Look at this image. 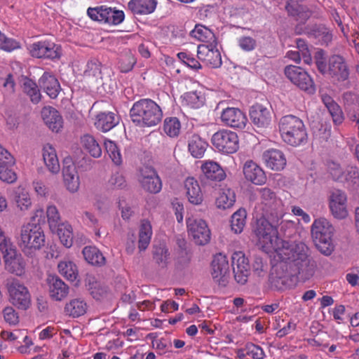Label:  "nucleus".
I'll return each instance as SVG.
<instances>
[{
	"label": "nucleus",
	"instance_id": "obj_1",
	"mask_svg": "<svg viewBox=\"0 0 359 359\" xmlns=\"http://www.w3.org/2000/svg\"><path fill=\"white\" fill-rule=\"evenodd\" d=\"M255 233L262 250L268 254L275 252L281 261L275 266V270H285L283 274L271 278L278 289H283L290 277L296 276L306 280L313 276L316 264L310 257L305 243H290L279 238L276 227L271 221L266 219L257 222Z\"/></svg>",
	"mask_w": 359,
	"mask_h": 359
},
{
	"label": "nucleus",
	"instance_id": "obj_2",
	"mask_svg": "<svg viewBox=\"0 0 359 359\" xmlns=\"http://www.w3.org/2000/svg\"><path fill=\"white\" fill-rule=\"evenodd\" d=\"M133 122L140 127H151L158 124L163 118L160 106L151 99L135 102L130 111Z\"/></svg>",
	"mask_w": 359,
	"mask_h": 359
},
{
	"label": "nucleus",
	"instance_id": "obj_3",
	"mask_svg": "<svg viewBox=\"0 0 359 359\" xmlns=\"http://www.w3.org/2000/svg\"><path fill=\"white\" fill-rule=\"evenodd\" d=\"M278 126L281 137L286 144L298 147L307 142L306 128L299 118L293 115L285 116L280 119Z\"/></svg>",
	"mask_w": 359,
	"mask_h": 359
},
{
	"label": "nucleus",
	"instance_id": "obj_4",
	"mask_svg": "<svg viewBox=\"0 0 359 359\" xmlns=\"http://www.w3.org/2000/svg\"><path fill=\"white\" fill-rule=\"evenodd\" d=\"M18 242L25 254L32 255L45 244V235L39 224L27 223L21 226Z\"/></svg>",
	"mask_w": 359,
	"mask_h": 359
},
{
	"label": "nucleus",
	"instance_id": "obj_5",
	"mask_svg": "<svg viewBox=\"0 0 359 359\" xmlns=\"http://www.w3.org/2000/svg\"><path fill=\"white\" fill-rule=\"evenodd\" d=\"M333 229L325 218L316 219L311 226V236L316 248L327 256L331 255L334 249L332 243Z\"/></svg>",
	"mask_w": 359,
	"mask_h": 359
},
{
	"label": "nucleus",
	"instance_id": "obj_6",
	"mask_svg": "<svg viewBox=\"0 0 359 359\" xmlns=\"http://www.w3.org/2000/svg\"><path fill=\"white\" fill-rule=\"evenodd\" d=\"M0 250L3 253L5 269L18 276L23 275L25 272L26 262L9 238L0 243Z\"/></svg>",
	"mask_w": 359,
	"mask_h": 359
},
{
	"label": "nucleus",
	"instance_id": "obj_7",
	"mask_svg": "<svg viewBox=\"0 0 359 359\" xmlns=\"http://www.w3.org/2000/svg\"><path fill=\"white\" fill-rule=\"evenodd\" d=\"M87 14L91 20L111 26L118 25L125 19L123 11L107 5L90 7L87 10Z\"/></svg>",
	"mask_w": 359,
	"mask_h": 359
},
{
	"label": "nucleus",
	"instance_id": "obj_8",
	"mask_svg": "<svg viewBox=\"0 0 359 359\" xmlns=\"http://www.w3.org/2000/svg\"><path fill=\"white\" fill-rule=\"evenodd\" d=\"M285 76L296 86L308 94L316 92V86L311 76L302 68L287 65L285 67Z\"/></svg>",
	"mask_w": 359,
	"mask_h": 359
},
{
	"label": "nucleus",
	"instance_id": "obj_9",
	"mask_svg": "<svg viewBox=\"0 0 359 359\" xmlns=\"http://www.w3.org/2000/svg\"><path fill=\"white\" fill-rule=\"evenodd\" d=\"M213 146L219 151L233 154L239 147L237 134L229 130H221L215 133L211 139Z\"/></svg>",
	"mask_w": 359,
	"mask_h": 359
},
{
	"label": "nucleus",
	"instance_id": "obj_10",
	"mask_svg": "<svg viewBox=\"0 0 359 359\" xmlns=\"http://www.w3.org/2000/svg\"><path fill=\"white\" fill-rule=\"evenodd\" d=\"M210 274L214 282L219 286L226 287L230 278L229 264L226 255L216 254L210 265Z\"/></svg>",
	"mask_w": 359,
	"mask_h": 359
},
{
	"label": "nucleus",
	"instance_id": "obj_11",
	"mask_svg": "<svg viewBox=\"0 0 359 359\" xmlns=\"http://www.w3.org/2000/svg\"><path fill=\"white\" fill-rule=\"evenodd\" d=\"M11 303L18 309L27 310L31 305V294L27 287L18 280L8 284Z\"/></svg>",
	"mask_w": 359,
	"mask_h": 359
},
{
	"label": "nucleus",
	"instance_id": "obj_12",
	"mask_svg": "<svg viewBox=\"0 0 359 359\" xmlns=\"http://www.w3.org/2000/svg\"><path fill=\"white\" fill-rule=\"evenodd\" d=\"M261 203L263 205L264 216L269 219L273 217L280 211V216L283 217L282 210L283 205L282 201L277 198L276 194L269 188L259 189Z\"/></svg>",
	"mask_w": 359,
	"mask_h": 359
},
{
	"label": "nucleus",
	"instance_id": "obj_13",
	"mask_svg": "<svg viewBox=\"0 0 359 359\" xmlns=\"http://www.w3.org/2000/svg\"><path fill=\"white\" fill-rule=\"evenodd\" d=\"M187 224L189 235L197 245H203L209 242L210 231L203 219L189 217Z\"/></svg>",
	"mask_w": 359,
	"mask_h": 359
},
{
	"label": "nucleus",
	"instance_id": "obj_14",
	"mask_svg": "<svg viewBox=\"0 0 359 359\" xmlns=\"http://www.w3.org/2000/svg\"><path fill=\"white\" fill-rule=\"evenodd\" d=\"M32 57L36 58L57 59L61 56L60 46L49 41H41L32 43L29 46Z\"/></svg>",
	"mask_w": 359,
	"mask_h": 359
},
{
	"label": "nucleus",
	"instance_id": "obj_15",
	"mask_svg": "<svg viewBox=\"0 0 359 359\" xmlns=\"http://www.w3.org/2000/svg\"><path fill=\"white\" fill-rule=\"evenodd\" d=\"M139 182L142 188L150 193H158L162 188V183L156 170L148 166L143 167L140 170Z\"/></svg>",
	"mask_w": 359,
	"mask_h": 359
},
{
	"label": "nucleus",
	"instance_id": "obj_16",
	"mask_svg": "<svg viewBox=\"0 0 359 359\" xmlns=\"http://www.w3.org/2000/svg\"><path fill=\"white\" fill-rule=\"evenodd\" d=\"M327 74L337 81H344L348 78L349 69L342 56L334 55L329 58Z\"/></svg>",
	"mask_w": 359,
	"mask_h": 359
},
{
	"label": "nucleus",
	"instance_id": "obj_17",
	"mask_svg": "<svg viewBox=\"0 0 359 359\" xmlns=\"http://www.w3.org/2000/svg\"><path fill=\"white\" fill-rule=\"evenodd\" d=\"M346 202L347 197L345 192L335 189L330 193L329 208L335 218L342 219L348 216Z\"/></svg>",
	"mask_w": 359,
	"mask_h": 359
},
{
	"label": "nucleus",
	"instance_id": "obj_18",
	"mask_svg": "<svg viewBox=\"0 0 359 359\" xmlns=\"http://www.w3.org/2000/svg\"><path fill=\"white\" fill-rule=\"evenodd\" d=\"M220 119L224 126L238 129H243L248 122L244 112L236 107H227L223 109Z\"/></svg>",
	"mask_w": 359,
	"mask_h": 359
},
{
	"label": "nucleus",
	"instance_id": "obj_19",
	"mask_svg": "<svg viewBox=\"0 0 359 359\" xmlns=\"http://www.w3.org/2000/svg\"><path fill=\"white\" fill-rule=\"evenodd\" d=\"M250 118L256 127L259 128H266L271 121V107L256 103L250 109Z\"/></svg>",
	"mask_w": 359,
	"mask_h": 359
},
{
	"label": "nucleus",
	"instance_id": "obj_20",
	"mask_svg": "<svg viewBox=\"0 0 359 359\" xmlns=\"http://www.w3.org/2000/svg\"><path fill=\"white\" fill-rule=\"evenodd\" d=\"M217 45H199L197 50L198 59L213 68L219 67L222 65L221 54Z\"/></svg>",
	"mask_w": 359,
	"mask_h": 359
},
{
	"label": "nucleus",
	"instance_id": "obj_21",
	"mask_svg": "<svg viewBox=\"0 0 359 359\" xmlns=\"http://www.w3.org/2000/svg\"><path fill=\"white\" fill-rule=\"evenodd\" d=\"M62 175L67 189L71 193L76 192L80 185L79 177L77 174L76 165L71 159H65Z\"/></svg>",
	"mask_w": 359,
	"mask_h": 359
},
{
	"label": "nucleus",
	"instance_id": "obj_22",
	"mask_svg": "<svg viewBox=\"0 0 359 359\" xmlns=\"http://www.w3.org/2000/svg\"><path fill=\"white\" fill-rule=\"evenodd\" d=\"M45 124L53 132L58 133L63 127V118L59 111L53 107H44L41 111Z\"/></svg>",
	"mask_w": 359,
	"mask_h": 359
},
{
	"label": "nucleus",
	"instance_id": "obj_23",
	"mask_svg": "<svg viewBox=\"0 0 359 359\" xmlns=\"http://www.w3.org/2000/svg\"><path fill=\"white\" fill-rule=\"evenodd\" d=\"M262 160L266 167L273 170H281L286 165V158L283 153L276 149H271L264 151Z\"/></svg>",
	"mask_w": 359,
	"mask_h": 359
},
{
	"label": "nucleus",
	"instance_id": "obj_24",
	"mask_svg": "<svg viewBox=\"0 0 359 359\" xmlns=\"http://www.w3.org/2000/svg\"><path fill=\"white\" fill-rule=\"evenodd\" d=\"M243 174L247 180L257 185H262L266 180L264 170L252 161H248L245 163Z\"/></svg>",
	"mask_w": 359,
	"mask_h": 359
},
{
	"label": "nucleus",
	"instance_id": "obj_25",
	"mask_svg": "<svg viewBox=\"0 0 359 359\" xmlns=\"http://www.w3.org/2000/svg\"><path fill=\"white\" fill-rule=\"evenodd\" d=\"M48 283L49 294L52 299L62 301L68 295L69 288L59 277H49Z\"/></svg>",
	"mask_w": 359,
	"mask_h": 359
},
{
	"label": "nucleus",
	"instance_id": "obj_26",
	"mask_svg": "<svg viewBox=\"0 0 359 359\" xmlns=\"http://www.w3.org/2000/svg\"><path fill=\"white\" fill-rule=\"evenodd\" d=\"M42 156L48 170L53 174H57L60 170V165L55 147L46 143L42 149Z\"/></svg>",
	"mask_w": 359,
	"mask_h": 359
},
{
	"label": "nucleus",
	"instance_id": "obj_27",
	"mask_svg": "<svg viewBox=\"0 0 359 359\" xmlns=\"http://www.w3.org/2000/svg\"><path fill=\"white\" fill-rule=\"evenodd\" d=\"M39 84L44 92L52 99L56 98L60 90V85L55 76L44 72L39 79Z\"/></svg>",
	"mask_w": 359,
	"mask_h": 359
},
{
	"label": "nucleus",
	"instance_id": "obj_28",
	"mask_svg": "<svg viewBox=\"0 0 359 359\" xmlns=\"http://www.w3.org/2000/svg\"><path fill=\"white\" fill-rule=\"evenodd\" d=\"M88 307L86 302L83 298H74L66 303L64 312L66 316L76 318L83 316Z\"/></svg>",
	"mask_w": 359,
	"mask_h": 359
},
{
	"label": "nucleus",
	"instance_id": "obj_29",
	"mask_svg": "<svg viewBox=\"0 0 359 359\" xmlns=\"http://www.w3.org/2000/svg\"><path fill=\"white\" fill-rule=\"evenodd\" d=\"M201 170L205 177L212 181H222L226 174L222 167L216 162L207 161L201 165Z\"/></svg>",
	"mask_w": 359,
	"mask_h": 359
},
{
	"label": "nucleus",
	"instance_id": "obj_30",
	"mask_svg": "<svg viewBox=\"0 0 359 359\" xmlns=\"http://www.w3.org/2000/svg\"><path fill=\"white\" fill-rule=\"evenodd\" d=\"M156 6V0H130L128 4V8L135 15L151 14Z\"/></svg>",
	"mask_w": 359,
	"mask_h": 359
},
{
	"label": "nucleus",
	"instance_id": "obj_31",
	"mask_svg": "<svg viewBox=\"0 0 359 359\" xmlns=\"http://www.w3.org/2000/svg\"><path fill=\"white\" fill-rule=\"evenodd\" d=\"M118 123V118L112 112H100L97 114L95 126L99 130L106 133L115 127Z\"/></svg>",
	"mask_w": 359,
	"mask_h": 359
},
{
	"label": "nucleus",
	"instance_id": "obj_32",
	"mask_svg": "<svg viewBox=\"0 0 359 359\" xmlns=\"http://www.w3.org/2000/svg\"><path fill=\"white\" fill-rule=\"evenodd\" d=\"M184 187L189 201L194 205H200L203 197L198 181L194 177H188L184 182Z\"/></svg>",
	"mask_w": 359,
	"mask_h": 359
},
{
	"label": "nucleus",
	"instance_id": "obj_33",
	"mask_svg": "<svg viewBox=\"0 0 359 359\" xmlns=\"http://www.w3.org/2000/svg\"><path fill=\"white\" fill-rule=\"evenodd\" d=\"M282 215L283 217H281L280 211L269 219L271 220L275 227L278 226L281 232L285 234L287 233L290 236L295 230L296 222L287 218L290 215L284 213L283 210H282Z\"/></svg>",
	"mask_w": 359,
	"mask_h": 359
},
{
	"label": "nucleus",
	"instance_id": "obj_34",
	"mask_svg": "<svg viewBox=\"0 0 359 359\" xmlns=\"http://www.w3.org/2000/svg\"><path fill=\"white\" fill-rule=\"evenodd\" d=\"M13 201L20 210H27L32 205V199L28 191L23 187H18L13 191Z\"/></svg>",
	"mask_w": 359,
	"mask_h": 359
},
{
	"label": "nucleus",
	"instance_id": "obj_35",
	"mask_svg": "<svg viewBox=\"0 0 359 359\" xmlns=\"http://www.w3.org/2000/svg\"><path fill=\"white\" fill-rule=\"evenodd\" d=\"M346 110L350 114L352 121L359 118V95L346 92L343 95Z\"/></svg>",
	"mask_w": 359,
	"mask_h": 359
},
{
	"label": "nucleus",
	"instance_id": "obj_36",
	"mask_svg": "<svg viewBox=\"0 0 359 359\" xmlns=\"http://www.w3.org/2000/svg\"><path fill=\"white\" fill-rule=\"evenodd\" d=\"M191 36L205 43L203 45L217 44L213 32L202 25H196L195 28L191 32Z\"/></svg>",
	"mask_w": 359,
	"mask_h": 359
},
{
	"label": "nucleus",
	"instance_id": "obj_37",
	"mask_svg": "<svg viewBox=\"0 0 359 359\" xmlns=\"http://www.w3.org/2000/svg\"><path fill=\"white\" fill-rule=\"evenodd\" d=\"M152 257L155 263L161 268H165L170 261L169 250L163 243L154 245Z\"/></svg>",
	"mask_w": 359,
	"mask_h": 359
},
{
	"label": "nucleus",
	"instance_id": "obj_38",
	"mask_svg": "<svg viewBox=\"0 0 359 359\" xmlns=\"http://www.w3.org/2000/svg\"><path fill=\"white\" fill-rule=\"evenodd\" d=\"M80 143L82 148L94 158H100L102 155V149L95 137L90 134H85L81 137Z\"/></svg>",
	"mask_w": 359,
	"mask_h": 359
},
{
	"label": "nucleus",
	"instance_id": "obj_39",
	"mask_svg": "<svg viewBox=\"0 0 359 359\" xmlns=\"http://www.w3.org/2000/svg\"><path fill=\"white\" fill-rule=\"evenodd\" d=\"M236 201L235 192L230 188L224 187L221 189L216 198L215 204L217 208L226 210L231 208Z\"/></svg>",
	"mask_w": 359,
	"mask_h": 359
},
{
	"label": "nucleus",
	"instance_id": "obj_40",
	"mask_svg": "<svg viewBox=\"0 0 359 359\" xmlns=\"http://www.w3.org/2000/svg\"><path fill=\"white\" fill-rule=\"evenodd\" d=\"M208 146V143L198 135H193L189 141V151L195 158H201Z\"/></svg>",
	"mask_w": 359,
	"mask_h": 359
},
{
	"label": "nucleus",
	"instance_id": "obj_41",
	"mask_svg": "<svg viewBox=\"0 0 359 359\" xmlns=\"http://www.w3.org/2000/svg\"><path fill=\"white\" fill-rule=\"evenodd\" d=\"M286 9L290 15L297 18L300 22L306 21L311 15V12L304 5L291 1L286 6Z\"/></svg>",
	"mask_w": 359,
	"mask_h": 359
},
{
	"label": "nucleus",
	"instance_id": "obj_42",
	"mask_svg": "<svg viewBox=\"0 0 359 359\" xmlns=\"http://www.w3.org/2000/svg\"><path fill=\"white\" fill-rule=\"evenodd\" d=\"M82 253L86 261L92 265L102 266L105 264V257L96 247L86 246Z\"/></svg>",
	"mask_w": 359,
	"mask_h": 359
},
{
	"label": "nucleus",
	"instance_id": "obj_43",
	"mask_svg": "<svg viewBox=\"0 0 359 359\" xmlns=\"http://www.w3.org/2000/svg\"><path fill=\"white\" fill-rule=\"evenodd\" d=\"M152 236V228L147 220L142 222L139 231L138 248L140 251L145 250L150 243Z\"/></svg>",
	"mask_w": 359,
	"mask_h": 359
},
{
	"label": "nucleus",
	"instance_id": "obj_44",
	"mask_svg": "<svg viewBox=\"0 0 359 359\" xmlns=\"http://www.w3.org/2000/svg\"><path fill=\"white\" fill-rule=\"evenodd\" d=\"M57 233L61 243L66 248H70L73 244V229L67 222L60 223L56 227Z\"/></svg>",
	"mask_w": 359,
	"mask_h": 359
},
{
	"label": "nucleus",
	"instance_id": "obj_45",
	"mask_svg": "<svg viewBox=\"0 0 359 359\" xmlns=\"http://www.w3.org/2000/svg\"><path fill=\"white\" fill-rule=\"evenodd\" d=\"M183 102L191 108L198 109L203 106L205 101L204 93L201 90H193L184 93Z\"/></svg>",
	"mask_w": 359,
	"mask_h": 359
},
{
	"label": "nucleus",
	"instance_id": "obj_46",
	"mask_svg": "<svg viewBox=\"0 0 359 359\" xmlns=\"http://www.w3.org/2000/svg\"><path fill=\"white\" fill-rule=\"evenodd\" d=\"M22 90L30 99L33 104H38L41 99V94L37 84L28 78H25L22 83Z\"/></svg>",
	"mask_w": 359,
	"mask_h": 359
},
{
	"label": "nucleus",
	"instance_id": "obj_47",
	"mask_svg": "<svg viewBox=\"0 0 359 359\" xmlns=\"http://www.w3.org/2000/svg\"><path fill=\"white\" fill-rule=\"evenodd\" d=\"M59 273L67 280L74 281L78 276V269L76 264L69 260H62L57 265Z\"/></svg>",
	"mask_w": 359,
	"mask_h": 359
},
{
	"label": "nucleus",
	"instance_id": "obj_48",
	"mask_svg": "<svg viewBox=\"0 0 359 359\" xmlns=\"http://www.w3.org/2000/svg\"><path fill=\"white\" fill-rule=\"evenodd\" d=\"M86 286L94 299H100L106 292L107 289L95 277L88 276L86 280Z\"/></svg>",
	"mask_w": 359,
	"mask_h": 359
},
{
	"label": "nucleus",
	"instance_id": "obj_49",
	"mask_svg": "<svg viewBox=\"0 0 359 359\" xmlns=\"http://www.w3.org/2000/svg\"><path fill=\"white\" fill-rule=\"evenodd\" d=\"M246 212L243 209H239L231 216V226L236 233L243 231L245 225Z\"/></svg>",
	"mask_w": 359,
	"mask_h": 359
},
{
	"label": "nucleus",
	"instance_id": "obj_50",
	"mask_svg": "<svg viewBox=\"0 0 359 359\" xmlns=\"http://www.w3.org/2000/svg\"><path fill=\"white\" fill-rule=\"evenodd\" d=\"M181 123L176 117L166 118L164 121L163 130L166 135L171 137H177L180 134Z\"/></svg>",
	"mask_w": 359,
	"mask_h": 359
},
{
	"label": "nucleus",
	"instance_id": "obj_51",
	"mask_svg": "<svg viewBox=\"0 0 359 359\" xmlns=\"http://www.w3.org/2000/svg\"><path fill=\"white\" fill-rule=\"evenodd\" d=\"M13 163H8L6 161V159L0 160V180L8 182L13 183L16 179V174L12 170L11 166Z\"/></svg>",
	"mask_w": 359,
	"mask_h": 359
},
{
	"label": "nucleus",
	"instance_id": "obj_52",
	"mask_svg": "<svg viewBox=\"0 0 359 359\" xmlns=\"http://www.w3.org/2000/svg\"><path fill=\"white\" fill-rule=\"evenodd\" d=\"M249 356L253 359H263L264 352L263 349L252 343H248L245 348L241 351L240 357Z\"/></svg>",
	"mask_w": 359,
	"mask_h": 359
},
{
	"label": "nucleus",
	"instance_id": "obj_53",
	"mask_svg": "<svg viewBox=\"0 0 359 359\" xmlns=\"http://www.w3.org/2000/svg\"><path fill=\"white\" fill-rule=\"evenodd\" d=\"M104 147L114 164L117 165H121L122 163V156L116 143L111 140H106L104 141Z\"/></svg>",
	"mask_w": 359,
	"mask_h": 359
},
{
	"label": "nucleus",
	"instance_id": "obj_54",
	"mask_svg": "<svg viewBox=\"0 0 359 359\" xmlns=\"http://www.w3.org/2000/svg\"><path fill=\"white\" fill-rule=\"evenodd\" d=\"M177 57L187 67L194 69L198 70L202 68L200 62L193 56L192 54L187 52H180L177 53Z\"/></svg>",
	"mask_w": 359,
	"mask_h": 359
},
{
	"label": "nucleus",
	"instance_id": "obj_55",
	"mask_svg": "<svg viewBox=\"0 0 359 359\" xmlns=\"http://www.w3.org/2000/svg\"><path fill=\"white\" fill-rule=\"evenodd\" d=\"M233 269L249 270L250 266L248 259L241 252H234L232 255Z\"/></svg>",
	"mask_w": 359,
	"mask_h": 359
},
{
	"label": "nucleus",
	"instance_id": "obj_56",
	"mask_svg": "<svg viewBox=\"0 0 359 359\" xmlns=\"http://www.w3.org/2000/svg\"><path fill=\"white\" fill-rule=\"evenodd\" d=\"M46 216L50 229H56L60 224V215L56 206L48 205L46 209Z\"/></svg>",
	"mask_w": 359,
	"mask_h": 359
},
{
	"label": "nucleus",
	"instance_id": "obj_57",
	"mask_svg": "<svg viewBox=\"0 0 359 359\" xmlns=\"http://www.w3.org/2000/svg\"><path fill=\"white\" fill-rule=\"evenodd\" d=\"M136 63V60L133 55L128 54L121 57L119 61V69L121 72H128L133 68L134 65Z\"/></svg>",
	"mask_w": 359,
	"mask_h": 359
},
{
	"label": "nucleus",
	"instance_id": "obj_58",
	"mask_svg": "<svg viewBox=\"0 0 359 359\" xmlns=\"http://www.w3.org/2000/svg\"><path fill=\"white\" fill-rule=\"evenodd\" d=\"M18 48H20V45L18 41L13 39L7 38L1 32L0 48L10 52Z\"/></svg>",
	"mask_w": 359,
	"mask_h": 359
},
{
	"label": "nucleus",
	"instance_id": "obj_59",
	"mask_svg": "<svg viewBox=\"0 0 359 359\" xmlns=\"http://www.w3.org/2000/svg\"><path fill=\"white\" fill-rule=\"evenodd\" d=\"M332 118L333 122L337 124H341L344 121V114L342 110L337 103L332 104L327 108Z\"/></svg>",
	"mask_w": 359,
	"mask_h": 359
},
{
	"label": "nucleus",
	"instance_id": "obj_60",
	"mask_svg": "<svg viewBox=\"0 0 359 359\" xmlns=\"http://www.w3.org/2000/svg\"><path fill=\"white\" fill-rule=\"evenodd\" d=\"M108 184L113 189L123 188L126 186V180L121 173L116 172L111 175Z\"/></svg>",
	"mask_w": 359,
	"mask_h": 359
},
{
	"label": "nucleus",
	"instance_id": "obj_61",
	"mask_svg": "<svg viewBox=\"0 0 359 359\" xmlns=\"http://www.w3.org/2000/svg\"><path fill=\"white\" fill-rule=\"evenodd\" d=\"M239 47L244 51H251L257 46L256 40L250 36H241L238 41Z\"/></svg>",
	"mask_w": 359,
	"mask_h": 359
},
{
	"label": "nucleus",
	"instance_id": "obj_62",
	"mask_svg": "<svg viewBox=\"0 0 359 359\" xmlns=\"http://www.w3.org/2000/svg\"><path fill=\"white\" fill-rule=\"evenodd\" d=\"M328 171L334 180L342 179L344 175V171L340 165L334 161L328 163Z\"/></svg>",
	"mask_w": 359,
	"mask_h": 359
},
{
	"label": "nucleus",
	"instance_id": "obj_63",
	"mask_svg": "<svg viewBox=\"0 0 359 359\" xmlns=\"http://www.w3.org/2000/svg\"><path fill=\"white\" fill-rule=\"evenodd\" d=\"M82 222L88 226L97 229L99 226V220L93 212L84 211L81 216Z\"/></svg>",
	"mask_w": 359,
	"mask_h": 359
},
{
	"label": "nucleus",
	"instance_id": "obj_64",
	"mask_svg": "<svg viewBox=\"0 0 359 359\" xmlns=\"http://www.w3.org/2000/svg\"><path fill=\"white\" fill-rule=\"evenodd\" d=\"M4 318L6 322L11 325H15L18 323V316L14 309L11 306H7L3 310Z\"/></svg>",
	"mask_w": 359,
	"mask_h": 359
}]
</instances>
